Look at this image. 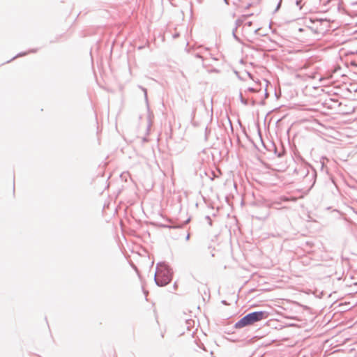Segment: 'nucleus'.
<instances>
[{
  "label": "nucleus",
  "instance_id": "18",
  "mask_svg": "<svg viewBox=\"0 0 357 357\" xmlns=\"http://www.w3.org/2000/svg\"><path fill=\"white\" fill-rule=\"evenodd\" d=\"M351 65H352V66H354L357 67V63H356V61H351Z\"/></svg>",
  "mask_w": 357,
  "mask_h": 357
},
{
  "label": "nucleus",
  "instance_id": "25",
  "mask_svg": "<svg viewBox=\"0 0 357 357\" xmlns=\"http://www.w3.org/2000/svg\"><path fill=\"white\" fill-rule=\"evenodd\" d=\"M224 1H225V2L227 4H228L227 0H224Z\"/></svg>",
  "mask_w": 357,
  "mask_h": 357
},
{
  "label": "nucleus",
  "instance_id": "12",
  "mask_svg": "<svg viewBox=\"0 0 357 357\" xmlns=\"http://www.w3.org/2000/svg\"><path fill=\"white\" fill-rule=\"evenodd\" d=\"M247 91H249V92H252V93L257 92V90L255 88H253V87H248L247 89Z\"/></svg>",
  "mask_w": 357,
  "mask_h": 357
},
{
  "label": "nucleus",
  "instance_id": "1",
  "mask_svg": "<svg viewBox=\"0 0 357 357\" xmlns=\"http://www.w3.org/2000/svg\"><path fill=\"white\" fill-rule=\"evenodd\" d=\"M268 312L266 311H258L250 313L241 319L236 324V328H241L247 326L260 321L268 317Z\"/></svg>",
  "mask_w": 357,
  "mask_h": 357
},
{
  "label": "nucleus",
  "instance_id": "2",
  "mask_svg": "<svg viewBox=\"0 0 357 357\" xmlns=\"http://www.w3.org/2000/svg\"><path fill=\"white\" fill-rule=\"evenodd\" d=\"M172 280V273L170 270L166 266L160 265L158 267L155 275V280L158 285L165 286L167 284Z\"/></svg>",
  "mask_w": 357,
  "mask_h": 357
},
{
  "label": "nucleus",
  "instance_id": "11",
  "mask_svg": "<svg viewBox=\"0 0 357 357\" xmlns=\"http://www.w3.org/2000/svg\"><path fill=\"white\" fill-rule=\"evenodd\" d=\"M194 56L195 58H198V59H201L202 61H204V58L203 56L200 54V53L197 52V53H195L194 54Z\"/></svg>",
  "mask_w": 357,
  "mask_h": 357
},
{
  "label": "nucleus",
  "instance_id": "24",
  "mask_svg": "<svg viewBox=\"0 0 357 357\" xmlns=\"http://www.w3.org/2000/svg\"><path fill=\"white\" fill-rule=\"evenodd\" d=\"M277 156L280 157V156H282V155L280 153H279V154H278Z\"/></svg>",
  "mask_w": 357,
  "mask_h": 357
},
{
  "label": "nucleus",
  "instance_id": "3",
  "mask_svg": "<svg viewBox=\"0 0 357 357\" xmlns=\"http://www.w3.org/2000/svg\"><path fill=\"white\" fill-rule=\"evenodd\" d=\"M38 50V48H33V49H30L29 51H26V52H21L18 54H17L15 56H13L12 59H10V60H8L7 61L4 62L3 63H2V65L5 64V63H8L11 61H13V60H15V59L18 58V57H21V56H26L29 53H36L37 52Z\"/></svg>",
  "mask_w": 357,
  "mask_h": 357
},
{
  "label": "nucleus",
  "instance_id": "8",
  "mask_svg": "<svg viewBox=\"0 0 357 357\" xmlns=\"http://www.w3.org/2000/svg\"><path fill=\"white\" fill-rule=\"evenodd\" d=\"M236 30H237L236 27H234V28L233 29V30H232V36H233L234 38L236 41L240 42V41H241V40H240L239 37L236 34Z\"/></svg>",
  "mask_w": 357,
  "mask_h": 357
},
{
  "label": "nucleus",
  "instance_id": "23",
  "mask_svg": "<svg viewBox=\"0 0 357 357\" xmlns=\"http://www.w3.org/2000/svg\"><path fill=\"white\" fill-rule=\"evenodd\" d=\"M303 29L302 28L299 29V31H302Z\"/></svg>",
  "mask_w": 357,
  "mask_h": 357
},
{
  "label": "nucleus",
  "instance_id": "20",
  "mask_svg": "<svg viewBox=\"0 0 357 357\" xmlns=\"http://www.w3.org/2000/svg\"><path fill=\"white\" fill-rule=\"evenodd\" d=\"M280 4H281V2H279V3H278V6H277V7H276L275 10H278V8H280Z\"/></svg>",
  "mask_w": 357,
  "mask_h": 357
},
{
  "label": "nucleus",
  "instance_id": "5",
  "mask_svg": "<svg viewBox=\"0 0 357 357\" xmlns=\"http://www.w3.org/2000/svg\"><path fill=\"white\" fill-rule=\"evenodd\" d=\"M139 88L142 89V91L144 92V99L146 101V105H148V96H147V89L142 86H139Z\"/></svg>",
  "mask_w": 357,
  "mask_h": 357
},
{
  "label": "nucleus",
  "instance_id": "19",
  "mask_svg": "<svg viewBox=\"0 0 357 357\" xmlns=\"http://www.w3.org/2000/svg\"><path fill=\"white\" fill-rule=\"evenodd\" d=\"M235 73L238 76V79H242V78L241 77V75H238V73L237 71H235Z\"/></svg>",
  "mask_w": 357,
  "mask_h": 357
},
{
  "label": "nucleus",
  "instance_id": "7",
  "mask_svg": "<svg viewBox=\"0 0 357 357\" xmlns=\"http://www.w3.org/2000/svg\"><path fill=\"white\" fill-rule=\"evenodd\" d=\"M244 19L238 18L235 21V27L238 29V26L243 24Z\"/></svg>",
  "mask_w": 357,
  "mask_h": 357
},
{
  "label": "nucleus",
  "instance_id": "4",
  "mask_svg": "<svg viewBox=\"0 0 357 357\" xmlns=\"http://www.w3.org/2000/svg\"><path fill=\"white\" fill-rule=\"evenodd\" d=\"M203 153L205 154L206 156L211 155L212 157H214L216 153L212 152L211 149H205L202 151Z\"/></svg>",
  "mask_w": 357,
  "mask_h": 357
},
{
  "label": "nucleus",
  "instance_id": "15",
  "mask_svg": "<svg viewBox=\"0 0 357 357\" xmlns=\"http://www.w3.org/2000/svg\"><path fill=\"white\" fill-rule=\"evenodd\" d=\"M180 36L179 33H175L174 35H173V38H178Z\"/></svg>",
  "mask_w": 357,
  "mask_h": 357
},
{
  "label": "nucleus",
  "instance_id": "6",
  "mask_svg": "<svg viewBox=\"0 0 357 357\" xmlns=\"http://www.w3.org/2000/svg\"><path fill=\"white\" fill-rule=\"evenodd\" d=\"M239 99H240V101L242 104L245 105H248V101L247 99L244 98L243 97V95H242V93L240 92L239 93Z\"/></svg>",
  "mask_w": 357,
  "mask_h": 357
},
{
  "label": "nucleus",
  "instance_id": "13",
  "mask_svg": "<svg viewBox=\"0 0 357 357\" xmlns=\"http://www.w3.org/2000/svg\"><path fill=\"white\" fill-rule=\"evenodd\" d=\"M293 151H294V154L295 156H298V157L301 156L300 153L298 152V151L296 148H294V149H293Z\"/></svg>",
  "mask_w": 357,
  "mask_h": 357
},
{
  "label": "nucleus",
  "instance_id": "17",
  "mask_svg": "<svg viewBox=\"0 0 357 357\" xmlns=\"http://www.w3.org/2000/svg\"><path fill=\"white\" fill-rule=\"evenodd\" d=\"M248 26H251L252 25V22L249 21L245 24Z\"/></svg>",
  "mask_w": 357,
  "mask_h": 357
},
{
  "label": "nucleus",
  "instance_id": "16",
  "mask_svg": "<svg viewBox=\"0 0 357 357\" xmlns=\"http://www.w3.org/2000/svg\"><path fill=\"white\" fill-rule=\"evenodd\" d=\"M245 73L248 75L250 78L252 79L253 76L250 72L245 71Z\"/></svg>",
  "mask_w": 357,
  "mask_h": 357
},
{
  "label": "nucleus",
  "instance_id": "26",
  "mask_svg": "<svg viewBox=\"0 0 357 357\" xmlns=\"http://www.w3.org/2000/svg\"><path fill=\"white\" fill-rule=\"evenodd\" d=\"M182 75L183 77H185V75H184V73L182 72Z\"/></svg>",
  "mask_w": 357,
  "mask_h": 357
},
{
  "label": "nucleus",
  "instance_id": "22",
  "mask_svg": "<svg viewBox=\"0 0 357 357\" xmlns=\"http://www.w3.org/2000/svg\"><path fill=\"white\" fill-rule=\"evenodd\" d=\"M268 96V93L266 91H265V97L266 98Z\"/></svg>",
  "mask_w": 357,
  "mask_h": 357
},
{
  "label": "nucleus",
  "instance_id": "9",
  "mask_svg": "<svg viewBox=\"0 0 357 357\" xmlns=\"http://www.w3.org/2000/svg\"><path fill=\"white\" fill-rule=\"evenodd\" d=\"M302 1L303 0H296V5L298 7L299 10L302 9Z\"/></svg>",
  "mask_w": 357,
  "mask_h": 357
},
{
  "label": "nucleus",
  "instance_id": "10",
  "mask_svg": "<svg viewBox=\"0 0 357 357\" xmlns=\"http://www.w3.org/2000/svg\"><path fill=\"white\" fill-rule=\"evenodd\" d=\"M261 28H258V29H255V33L257 35L264 36L265 35L264 33H261Z\"/></svg>",
  "mask_w": 357,
  "mask_h": 357
},
{
  "label": "nucleus",
  "instance_id": "14",
  "mask_svg": "<svg viewBox=\"0 0 357 357\" xmlns=\"http://www.w3.org/2000/svg\"><path fill=\"white\" fill-rule=\"evenodd\" d=\"M325 20H326L322 19V18H319V19L317 18V19L314 20V22H319L321 23L322 22H324Z\"/></svg>",
  "mask_w": 357,
  "mask_h": 357
},
{
  "label": "nucleus",
  "instance_id": "21",
  "mask_svg": "<svg viewBox=\"0 0 357 357\" xmlns=\"http://www.w3.org/2000/svg\"><path fill=\"white\" fill-rule=\"evenodd\" d=\"M252 105H255L256 104L255 101V100H252Z\"/></svg>",
  "mask_w": 357,
  "mask_h": 357
}]
</instances>
